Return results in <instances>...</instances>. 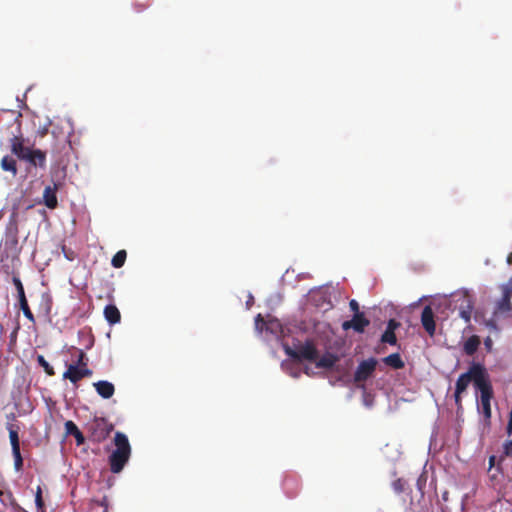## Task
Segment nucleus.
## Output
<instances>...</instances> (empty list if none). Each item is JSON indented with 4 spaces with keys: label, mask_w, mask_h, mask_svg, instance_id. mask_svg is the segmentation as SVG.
<instances>
[{
    "label": "nucleus",
    "mask_w": 512,
    "mask_h": 512,
    "mask_svg": "<svg viewBox=\"0 0 512 512\" xmlns=\"http://www.w3.org/2000/svg\"><path fill=\"white\" fill-rule=\"evenodd\" d=\"M96 392L104 399H109L114 395V385L106 380H101L93 383Z\"/></svg>",
    "instance_id": "ddd939ff"
},
{
    "label": "nucleus",
    "mask_w": 512,
    "mask_h": 512,
    "mask_svg": "<svg viewBox=\"0 0 512 512\" xmlns=\"http://www.w3.org/2000/svg\"><path fill=\"white\" fill-rule=\"evenodd\" d=\"M35 503H36L38 510H41L42 512H44V501L42 498V491H41L40 487L37 488V492L35 495Z\"/></svg>",
    "instance_id": "473e14b6"
},
{
    "label": "nucleus",
    "mask_w": 512,
    "mask_h": 512,
    "mask_svg": "<svg viewBox=\"0 0 512 512\" xmlns=\"http://www.w3.org/2000/svg\"><path fill=\"white\" fill-rule=\"evenodd\" d=\"M9 439H10L12 451L18 452V450H20L18 431L13 429L12 427L9 428Z\"/></svg>",
    "instance_id": "393cba45"
},
{
    "label": "nucleus",
    "mask_w": 512,
    "mask_h": 512,
    "mask_svg": "<svg viewBox=\"0 0 512 512\" xmlns=\"http://www.w3.org/2000/svg\"><path fill=\"white\" fill-rule=\"evenodd\" d=\"M74 365H77L79 367L88 365V357L86 356V354L83 350H80V349L78 350L77 361Z\"/></svg>",
    "instance_id": "2f4dec72"
},
{
    "label": "nucleus",
    "mask_w": 512,
    "mask_h": 512,
    "mask_svg": "<svg viewBox=\"0 0 512 512\" xmlns=\"http://www.w3.org/2000/svg\"><path fill=\"white\" fill-rule=\"evenodd\" d=\"M479 345H480V339H479V337H478V336H476V335H473V336L469 337V338L465 341V343H464V347H463L464 352H465L467 355L471 356V355H473V354L477 351V349H478Z\"/></svg>",
    "instance_id": "412c9836"
},
{
    "label": "nucleus",
    "mask_w": 512,
    "mask_h": 512,
    "mask_svg": "<svg viewBox=\"0 0 512 512\" xmlns=\"http://www.w3.org/2000/svg\"><path fill=\"white\" fill-rule=\"evenodd\" d=\"M45 135H47V130H43V131L41 132V136H42V137H43V136H45Z\"/></svg>",
    "instance_id": "79ce46f5"
},
{
    "label": "nucleus",
    "mask_w": 512,
    "mask_h": 512,
    "mask_svg": "<svg viewBox=\"0 0 512 512\" xmlns=\"http://www.w3.org/2000/svg\"><path fill=\"white\" fill-rule=\"evenodd\" d=\"M259 322H264L261 314H258L257 317H256V323H259Z\"/></svg>",
    "instance_id": "58836bf2"
},
{
    "label": "nucleus",
    "mask_w": 512,
    "mask_h": 512,
    "mask_svg": "<svg viewBox=\"0 0 512 512\" xmlns=\"http://www.w3.org/2000/svg\"><path fill=\"white\" fill-rule=\"evenodd\" d=\"M369 324L370 320L365 317L364 313L357 312L354 314L351 320L344 321L342 323V329L345 331L353 329L357 333H363Z\"/></svg>",
    "instance_id": "1a4fd4ad"
},
{
    "label": "nucleus",
    "mask_w": 512,
    "mask_h": 512,
    "mask_svg": "<svg viewBox=\"0 0 512 512\" xmlns=\"http://www.w3.org/2000/svg\"><path fill=\"white\" fill-rule=\"evenodd\" d=\"M503 454L508 457L512 456V440H507L503 444Z\"/></svg>",
    "instance_id": "72a5a7b5"
},
{
    "label": "nucleus",
    "mask_w": 512,
    "mask_h": 512,
    "mask_svg": "<svg viewBox=\"0 0 512 512\" xmlns=\"http://www.w3.org/2000/svg\"><path fill=\"white\" fill-rule=\"evenodd\" d=\"M103 512H107V509H105Z\"/></svg>",
    "instance_id": "a18cd8bd"
},
{
    "label": "nucleus",
    "mask_w": 512,
    "mask_h": 512,
    "mask_svg": "<svg viewBox=\"0 0 512 512\" xmlns=\"http://www.w3.org/2000/svg\"><path fill=\"white\" fill-rule=\"evenodd\" d=\"M19 306H20V309L22 310L24 316L31 322V323H35V317L29 307V304H28V301H27V298H26V295H22V297H20L19 299Z\"/></svg>",
    "instance_id": "5701e85b"
},
{
    "label": "nucleus",
    "mask_w": 512,
    "mask_h": 512,
    "mask_svg": "<svg viewBox=\"0 0 512 512\" xmlns=\"http://www.w3.org/2000/svg\"><path fill=\"white\" fill-rule=\"evenodd\" d=\"M127 258L126 250H119L112 258L111 265L114 268H121L124 266Z\"/></svg>",
    "instance_id": "b1692460"
},
{
    "label": "nucleus",
    "mask_w": 512,
    "mask_h": 512,
    "mask_svg": "<svg viewBox=\"0 0 512 512\" xmlns=\"http://www.w3.org/2000/svg\"><path fill=\"white\" fill-rule=\"evenodd\" d=\"M392 488L395 493L401 494L405 490V481L401 478H398L392 482Z\"/></svg>",
    "instance_id": "c85d7f7f"
},
{
    "label": "nucleus",
    "mask_w": 512,
    "mask_h": 512,
    "mask_svg": "<svg viewBox=\"0 0 512 512\" xmlns=\"http://www.w3.org/2000/svg\"><path fill=\"white\" fill-rule=\"evenodd\" d=\"M487 378L486 369L478 363H473L467 372L458 377L454 393L455 404L458 409L462 408L461 394L466 391L469 384L473 382L475 388L478 389Z\"/></svg>",
    "instance_id": "f257e3e1"
},
{
    "label": "nucleus",
    "mask_w": 512,
    "mask_h": 512,
    "mask_svg": "<svg viewBox=\"0 0 512 512\" xmlns=\"http://www.w3.org/2000/svg\"><path fill=\"white\" fill-rule=\"evenodd\" d=\"M64 427H65L66 435L73 436L75 438L76 444L78 446L84 444L85 438L83 436V433L79 430V428L73 421H71V420L66 421L64 424Z\"/></svg>",
    "instance_id": "2eb2a0df"
},
{
    "label": "nucleus",
    "mask_w": 512,
    "mask_h": 512,
    "mask_svg": "<svg viewBox=\"0 0 512 512\" xmlns=\"http://www.w3.org/2000/svg\"><path fill=\"white\" fill-rule=\"evenodd\" d=\"M116 449L109 456L110 470L114 474L120 473L128 462L131 447L127 436L122 432H116L114 437Z\"/></svg>",
    "instance_id": "f03ea898"
},
{
    "label": "nucleus",
    "mask_w": 512,
    "mask_h": 512,
    "mask_svg": "<svg viewBox=\"0 0 512 512\" xmlns=\"http://www.w3.org/2000/svg\"><path fill=\"white\" fill-rule=\"evenodd\" d=\"M59 188V185L54 183L53 186H46L43 192V202L45 206L49 209H55L58 205V200L56 196V192Z\"/></svg>",
    "instance_id": "f8f14e48"
},
{
    "label": "nucleus",
    "mask_w": 512,
    "mask_h": 512,
    "mask_svg": "<svg viewBox=\"0 0 512 512\" xmlns=\"http://www.w3.org/2000/svg\"><path fill=\"white\" fill-rule=\"evenodd\" d=\"M11 151L21 160H25V155L29 153V147L23 145L21 139L17 136H14L11 139Z\"/></svg>",
    "instance_id": "dca6fc26"
},
{
    "label": "nucleus",
    "mask_w": 512,
    "mask_h": 512,
    "mask_svg": "<svg viewBox=\"0 0 512 512\" xmlns=\"http://www.w3.org/2000/svg\"><path fill=\"white\" fill-rule=\"evenodd\" d=\"M400 326V323L394 319L389 320L386 330L394 331Z\"/></svg>",
    "instance_id": "c9c22d12"
},
{
    "label": "nucleus",
    "mask_w": 512,
    "mask_h": 512,
    "mask_svg": "<svg viewBox=\"0 0 512 512\" xmlns=\"http://www.w3.org/2000/svg\"><path fill=\"white\" fill-rule=\"evenodd\" d=\"M113 429V424L103 417H95L87 424L90 439L96 443L103 442L110 435Z\"/></svg>",
    "instance_id": "20e7f679"
},
{
    "label": "nucleus",
    "mask_w": 512,
    "mask_h": 512,
    "mask_svg": "<svg viewBox=\"0 0 512 512\" xmlns=\"http://www.w3.org/2000/svg\"><path fill=\"white\" fill-rule=\"evenodd\" d=\"M13 457H14V467L16 471H19L22 469L23 466V458L21 456L20 450L18 452L12 451Z\"/></svg>",
    "instance_id": "7c9ffc66"
},
{
    "label": "nucleus",
    "mask_w": 512,
    "mask_h": 512,
    "mask_svg": "<svg viewBox=\"0 0 512 512\" xmlns=\"http://www.w3.org/2000/svg\"><path fill=\"white\" fill-rule=\"evenodd\" d=\"M284 351L290 358L298 362L304 360L314 362L319 356V352L312 340H306L303 344H299L295 348L285 346Z\"/></svg>",
    "instance_id": "7ed1b4c3"
},
{
    "label": "nucleus",
    "mask_w": 512,
    "mask_h": 512,
    "mask_svg": "<svg viewBox=\"0 0 512 512\" xmlns=\"http://www.w3.org/2000/svg\"><path fill=\"white\" fill-rule=\"evenodd\" d=\"M512 290L507 285L503 286V295L495 304L494 316L506 315L512 310Z\"/></svg>",
    "instance_id": "6e6552de"
},
{
    "label": "nucleus",
    "mask_w": 512,
    "mask_h": 512,
    "mask_svg": "<svg viewBox=\"0 0 512 512\" xmlns=\"http://www.w3.org/2000/svg\"><path fill=\"white\" fill-rule=\"evenodd\" d=\"M381 341L383 343H388L390 345H395L397 343V338L394 331L385 330V332L381 336Z\"/></svg>",
    "instance_id": "bb28decb"
},
{
    "label": "nucleus",
    "mask_w": 512,
    "mask_h": 512,
    "mask_svg": "<svg viewBox=\"0 0 512 512\" xmlns=\"http://www.w3.org/2000/svg\"><path fill=\"white\" fill-rule=\"evenodd\" d=\"M509 288L512 290V277L509 279L508 283L506 284Z\"/></svg>",
    "instance_id": "a19ab883"
},
{
    "label": "nucleus",
    "mask_w": 512,
    "mask_h": 512,
    "mask_svg": "<svg viewBox=\"0 0 512 512\" xmlns=\"http://www.w3.org/2000/svg\"><path fill=\"white\" fill-rule=\"evenodd\" d=\"M494 459H495V457H494V456L490 457V465H492V464H493Z\"/></svg>",
    "instance_id": "37998d69"
},
{
    "label": "nucleus",
    "mask_w": 512,
    "mask_h": 512,
    "mask_svg": "<svg viewBox=\"0 0 512 512\" xmlns=\"http://www.w3.org/2000/svg\"><path fill=\"white\" fill-rule=\"evenodd\" d=\"M52 143H51V153L53 156L59 158V156L71 149V144L69 140V136L65 135L62 132H51Z\"/></svg>",
    "instance_id": "0eeeda50"
},
{
    "label": "nucleus",
    "mask_w": 512,
    "mask_h": 512,
    "mask_svg": "<svg viewBox=\"0 0 512 512\" xmlns=\"http://www.w3.org/2000/svg\"><path fill=\"white\" fill-rule=\"evenodd\" d=\"M473 310V303L470 298L464 296L459 308V315L465 322H469Z\"/></svg>",
    "instance_id": "a211bd4d"
},
{
    "label": "nucleus",
    "mask_w": 512,
    "mask_h": 512,
    "mask_svg": "<svg viewBox=\"0 0 512 512\" xmlns=\"http://www.w3.org/2000/svg\"><path fill=\"white\" fill-rule=\"evenodd\" d=\"M25 161L34 167L42 169L46 168V152L40 149H30L29 153L25 155Z\"/></svg>",
    "instance_id": "9b49d317"
},
{
    "label": "nucleus",
    "mask_w": 512,
    "mask_h": 512,
    "mask_svg": "<svg viewBox=\"0 0 512 512\" xmlns=\"http://www.w3.org/2000/svg\"><path fill=\"white\" fill-rule=\"evenodd\" d=\"M425 484H426V478H425L423 475H421V476L417 479V483H416L417 488H418V490L421 492V494H423V493H424V491H423V490H424Z\"/></svg>",
    "instance_id": "f704fd0d"
},
{
    "label": "nucleus",
    "mask_w": 512,
    "mask_h": 512,
    "mask_svg": "<svg viewBox=\"0 0 512 512\" xmlns=\"http://www.w3.org/2000/svg\"><path fill=\"white\" fill-rule=\"evenodd\" d=\"M377 365L378 361L374 357L365 359L358 364L353 376L357 387L365 389L364 383L373 376Z\"/></svg>",
    "instance_id": "39448f33"
},
{
    "label": "nucleus",
    "mask_w": 512,
    "mask_h": 512,
    "mask_svg": "<svg viewBox=\"0 0 512 512\" xmlns=\"http://www.w3.org/2000/svg\"><path fill=\"white\" fill-rule=\"evenodd\" d=\"M337 361L338 357L336 355L327 353L316 362V366L318 368L331 369Z\"/></svg>",
    "instance_id": "aec40b11"
},
{
    "label": "nucleus",
    "mask_w": 512,
    "mask_h": 512,
    "mask_svg": "<svg viewBox=\"0 0 512 512\" xmlns=\"http://www.w3.org/2000/svg\"><path fill=\"white\" fill-rule=\"evenodd\" d=\"M480 392V405L482 413L486 419L491 418V399L493 398V388L489 377L477 389Z\"/></svg>",
    "instance_id": "423d86ee"
},
{
    "label": "nucleus",
    "mask_w": 512,
    "mask_h": 512,
    "mask_svg": "<svg viewBox=\"0 0 512 512\" xmlns=\"http://www.w3.org/2000/svg\"><path fill=\"white\" fill-rule=\"evenodd\" d=\"M0 501L5 505L9 503L12 506H17V503L11 492L5 493L2 490H0Z\"/></svg>",
    "instance_id": "cd10ccee"
},
{
    "label": "nucleus",
    "mask_w": 512,
    "mask_h": 512,
    "mask_svg": "<svg viewBox=\"0 0 512 512\" xmlns=\"http://www.w3.org/2000/svg\"><path fill=\"white\" fill-rule=\"evenodd\" d=\"M81 371H82L83 378L91 377L92 374H93V371L90 368H88V365L87 366H82L81 367Z\"/></svg>",
    "instance_id": "e433bc0d"
},
{
    "label": "nucleus",
    "mask_w": 512,
    "mask_h": 512,
    "mask_svg": "<svg viewBox=\"0 0 512 512\" xmlns=\"http://www.w3.org/2000/svg\"><path fill=\"white\" fill-rule=\"evenodd\" d=\"M104 316L107 322L111 325L117 324L121 320L119 309L112 304H109L104 308Z\"/></svg>",
    "instance_id": "f3484780"
},
{
    "label": "nucleus",
    "mask_w": 512,
    "mask_h": 512,
    "mask_svg": "<svg viewBox=\"0 0 512 512\" xmlns=\"http://www.w3.org/2000/svg\"><path fill=\"white\" fill-rule=\"evenodd\" d=\"M382 361L393 369H402L405 366L399 353L390 354L382 359Z\"/></svg>",
    "instance_id": "6ab92c4d"
},
{
    "label": "nucleus",
    "mask_w": 512,
    "mask_h": 512,
    "mask_svg": "<svg viewBox=\"0 0 512 512\" xmlns=\"http://www.w3.org/2000/svg\"><path fill=\"white\" fill-rule=\"evenodd\" d=\"M485 344H486V345H490V341H488V340H487V341H485Z\"/></svg>",
    "instance_id": "c03bdc74"
},
{
    "label": "nucleus",
    "mask_w": 512,
    "mask_h": 512,
    "mask_svg": "<svg viewBox=\"0 0 512 512\" xmlns=\"http://www.w3.org/2000/svg\"><path fill=\"white\" fill-rule=\"evenodd\" d=\"M350 309L355 313L359 312V305L356 300H351L349 303Z\"/></svg>",
    "instance_id": "4c0bfd02"
},
{
    "label": "nucleus",
    "mask_w": 512,
    "mask_h": 512,
    "mask_svg": "<svg viewBox=\"0 0 512 512\" xmlns=\"http://www.w3.org/2000/svg\"><path fill=\"white\" fill-rule=\"evenodd\" d=\"M37 362L44 369V371L47 373V375H49V376L55 375L54 368L46 361V359L44 358L43 355L37 356Z\"/></svg>",
    "instance_id": "a878e982"
},
{
    "label": "nucleus",
    "mask_w": 512,
    "mask_h": 512,
    "mask_svg": "<svg viewBox=\"0 0 512 512\" xmlns=\"http://www.w3.org/2000/svg\"><path fill=\"white\" fill-rule=\"evenodd\" d=\"M12 281L17 290L18 299H19L20 297H22V295H25L24 286H23L20 278L17 276H13Z\"/></svg>",
    "instance_id": "c756f323"
},
{
    "label": "nucleus",
    "mask_w": 512,
    "mask_h": 512,
    "mask_svg": "<svg viewBox=\"0 0 512 512\" xmlns=\"http://www.w3.org/2000/svg\"><path fill=\"white\" fill-rule=\"evenodd\" d=\"M1 168L4 171L11 172L12 176L17 174V163L13 157L4 156L1 160Z\"/></svg>",
    "instance_id": "4be33fe9"
},
{
    "label": "nucleus",
    "mask_w": 512,
    "mask_h": 512,
    "mask_svg": "<svg viewBox=\"0 0 512 512\" xmlns=\"http://www.w3.org/2000/svg\"><path fill=\"white\" fill-rule=\"evenodd\" d=\"M421 323L425 331L433 336L436 330V324L434 320V312L430 305H427L423 308L421 313Z\"/></svg>",
    "instance_id": "9d476101"
},
{
    "label": "nucleus",
    "mask_w": 512,
    "mask_h": 512,
    "mask_svg": "<svg viewBox=\"0 0 512 512\" xmlns=\"http://www.w3.org/2000/svg\"><path fill=\"white\" fill-rule=\"evenodd\" d=\"M507 263L510 265L512 264V252L507 257Z\"/></svg>",
    "instance_id": "ea45409f"
},
{
    "label": "nucleus",
    "mask_w": 512,
    "mask_h": 512,
    "mask_svg": "<svg viewBox=\"0 0 512 512\" xmlns=\"http://www.w3.org/2000/svg\"><path fill=\"white\" fill-rule=\"evenodd\" d=\"M62 376L63 379L69 380L74 385L83 379L81 367L74 364H69Z\"/></svg>",
    "instance_id": "4468645a"
}]
</instances>
